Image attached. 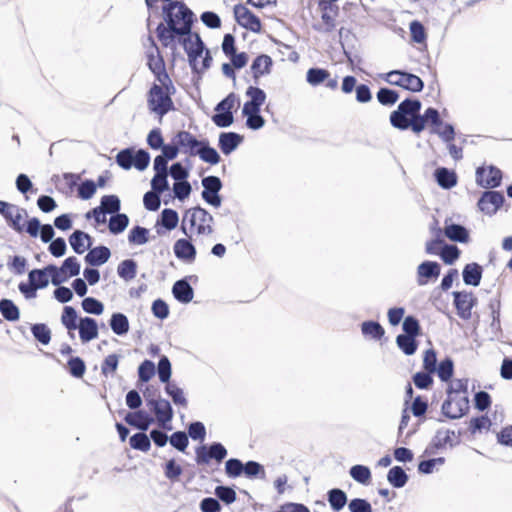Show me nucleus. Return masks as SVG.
<instances>
[{
    "instance_id": "obj_35",
    "label": "nucleus",
    "mask_w": 512,
    "mask_h": 512,
    "mask_svg": "<svg viewBox=\"0 0 512 512\" xmlns=\"http://www.w3.org/2000/svg\"><path fill=\"white\" fill-rule=\"evenodd\" d=\"M361 331L365 337L370 339L379 340L384 335L383 327L374 321H366L361 325Z\"/></svg>"
},
{
    "instance_id": "obj_31",
    "label": "nucleus",
    "mask_w": 512,
    "mask_h": 512,
    "mask_svg": "<svg viewBox=\"0 0 512 512\" xmlns=\"http://www.w3.org/2000/svg\"><path fill=\"white\" fill-rule=\"evenodd\" d=\"M174 297L183 303H189L193 298V290L186 281H177L172 289Z\"/></svg>"
},
{
    "instance_id": "obj_11",
    "label": "nucleus",
    "mask_w": 512,
    "mask_h": 512,
    "mask_svg": "<svg viewBox=\"0 0 512 512\" xmlns=\"http://www.w3.org/2000/svg\"><path fill=\"white\" fill-rule=\"evenodd\" d=\"M426 126H431V132L437 134L446 142L454 138V129L452 125L441 120L439 112L434 108L425 110Z\"/></svg>"
},
{
    "instance_id": "obj_3",
    "label": "nucleus",
    "mask_w": 512,
    "mask_h": 512,
    "mask_svg": "<svg viewBox=\"0 0 512 512\" xmlns=\"http://www.w3.org/2000/svg\"><path fill=\"white\" fill-rule=\"evenodd\" d=\"M213 217L202 208H193L188 210L183 218L182 230L187 234L189 229L191 234L209 235L212 233Z\"/></svg>"
},
{
    "instance_id": "obj_1",
    "label": "nucleus",
    "mask_w": 512,
    "mask_h": 512,
    "mask_svg": "<svg viewBox=\"0 0 512 512\" xmlns=\"http://www.w3.org/2000/svg\"><path fill=\"white\" fill-rule=\"evenodd\" d=\"M421 102L405 100L390 115L391 124L398 129H411L415 133L422 132L426 127L425 113L420 115Z\"/></svg>"
},
{
    "instance_id": "obj_43",
    "label": "nucleus",
    "mask_w": 512,
    "mask_h": 512,
    "mask_svg": "<svg viewBox=\"0 0 512 512\" xmlns=\"http://www.w3.org/2000/svg\"><path fill=\"white\" fill-rule=\"evenodd\" d=\"M118 275L126 280H132L136 276V263L132 260L122 261L117 268Z\"/></svg>"
},
{
    "instance_id": "obj_44",
    "label": "nucleus",
    "mask_w": 512,
    "mask_h": 512,
    "mask_svg": "<svg viewBox=\"0 0 512 512\" xmlns=\"http://www.w3.org/2000/svg\"><path fill=\"white\" fill-rule=\"evenodd\" d=\"M398 347L406 354L412 355L415 353L417 345L413 336L398 335L396 339Z\"/></svg>"
},
{
    "instance_id": "obj_46",
    "label": "nucleus",
    "mask_w": 512,
    "mask_h": 512,
    "mask_svg": "<svg viewBox=\"0 0 512 512\" xmlns=\"http://www.w3.org/2000/svg\"><path fill=\"white\" fill-rule=\"evenodd\" d=\"M157 372L159 379L162 383H169V380L171 378L172 369H171V363L169 359L166 356L161 357L159 360L158 366H157Z\"/></svg>"
},
{
    "instance_id": "obj_15",
    "label": "nucleus",
    "mask_w": 512,
    "mask_h": 512,
    "mask_svg": "<svg viewBox=\"0 0 512 512\" xmlns=\"http://www.w3.org/2000/svg\"><path fill=\"white\" fill-rule=\"evenodd\" d=\"M501 178L500 170L493 166H482L476 171V182L482 187H497Z\"/></svg>"
},
{
    "instance_id": "obj_39",
    "label": "nucleus",
    "mask_w": 512,
    "mask_h": 512,
    "mask_svg": "<svg viewBox=\"0 0 512 512\" xmlns=\"http://www.w3.org/2000/svg\"><path fill=\"white\" fill-rule=\"evenodd\" d=\"M0 312L3 317L8 321H16L20 317V312L18 307L8 299H4L0 301Z\"/></svg>"
},
{
    "instance_id": "obj_19",
    "label": "nucleus",
    "mask_w": 512,
    "mask_h": 512,
    "mask_svg": "<svg viewBox=\"0 0 512 512\" xmlns=\"http://www.w3.org/2000/svg\"><path fill=\"white\" fill-rule=\"evenodd\" d=\"M79 336L82 342L86 343L98 337L97 322L90 317H84L78 323Z\"/></svg>"
},
{
    "instance_id": "obj_22",
    "label": "nucleus",
    "mask_w": 512,
    "mask_h": 512,
    "mask_svg": "<svg viewBox=\"0 0 512 512\" xmlns=\"http://www.w3.org/2000/svg\"><path fill=\"white\" fill-rule=\"evenodd\" d=\"M454 301L459 315L463 318H468L474 305V298L472 294L456 292L454 293Z\"/></svg>"
},
{
    "instance_id": "obj_48",
    "label": "nucleus",
    "mask_w": 512,
    "mask_h": 512,
    "mask_svg": "<svg viewBox=\"0 0 512 512\" xmlns=\"http://www.w3.org/2000/svg\"><path fill=\"white\" fill-rule=\"evenodd\" d=\"M129 219L125 214H117L110 219L109 229L112 233H120L128 226Z\"/></svg>"
},
{
    "instance_id": "obj_53",
    "label": "nucleus",
    "mask_w": 512,
    "mask_h": 512,
    "mask_svg": "<svg viewBox=\"0 0 512 512\" xmlns=\"http://www.w3.org/2000/svg\"><path fill=\"white\" fill-rule=\"evenodd\" d=\"M329 77V73L324 69L312 68L307 72V81L311 85H318Z\"/></svg>"
},
{
    "instance_id": "obj_40",
    "label": "nucleus",
    "mask_w": 512,
    "mask_h": 512,
    "mask_svg": "<svg viewBox=\"0 0 512 512\" xmlns=\"http://www.w3.org/2000/svg\"><path fill=\"white\" fill-rule=\"evenodd\" d=\"M200 156V158L210 164H216L219 162V154L218 152L203 143L200 142V146L196 149L195 153Z\"/></svg>"
},
{
    "instance_id": "obj_57",
    "label": "nucleus",
    "mask_w": 512,
    "mask_h": 512,
    "mask_svg": "<svg viewBox=\"0 0 512 512\" xmlns=\"http://www.w3.org/2000/svg\"><path fill=\"white\" fill-rule=\"evenodd\" d=\"M153 191L161 194L169 188L167 174H155L151 180Z\"/></svg>"
},
{
    "instance_id": "obj_7",
    "label": "nucleus",
    "mask_w": 512,
    "mask_h": 512,
    "mask_svg": "<svg viewBox=\"0 0 512 512\" xmlns=\"http://www.w3.org/2000/svg\"><path fill=\"white\" fill-rule=\"evenodd\" d=\"M167 82L168 81L160 82V85L155 84L149 93V107L160 117L167 113L172 107V100L169 97Z\"/></svg>"
},
{
    "instance_id": "obj_37",
    "label": "nucleus",
    "mask_w": 512,
    "mask_h": 512,
    "mask_svg": "<svg viewBox=\"0 0 512 512\" xmlns=\"http://www.w3.org/2000/svg\"><path fill=\"white\" fill-rule=\"evenodd\" d=\"M387 480L392 486L401 488L406 484L408 476L401 467L395 466L389 470Z\"/></svg>"
},
{
    "instance_id": "obj_38",
    "label": "nucleus",
    "mask_w": 512,
    "mask_h": 512,
    "mask_svg": "<svg viewBox=\"0 0 512 512\" xmlns=\"http://www.w3.org/2000/svg\"><path fill=\"white\" fill-rule=\"evenodd\" d=\"M158 223L167 230H173L179 223L178 213L173 209H164Z\"/></svg>"
},
{
    "instance_id": "obj_49",
    "label": "nucleus",
    "mask_w": 512,
    "mask_h": 512,
    "mask_svg": "<svg viewBox=\"0 0 512 512\" xmlns=\"http://www.w3.org/2000/svg\"><path fill=\"white\" fill-rule=\"evenodd\" d=\"M444 462L445 460L442 457L422 461L419 463L418 469L421 473L430 474L438 470Z\"/></svg>"
},
{
    "instance_id": "obj_5",
    "label": "nucleus",
    "mask_w": 512,
    "mask_h": 512,
    "mask_svg": "<svg viewBox=\"0 0 512 512\" xmlns=\"http://www.w3.org/2000/svg\"><path fill=\"white\" fill-rule=\"evenodd\" d=\"M183 46L188 54L189 61L193 68L201 71L209 67L211 58L208 51H204L203 44L198 35L185 34Z\"/></svg>"
},
{
    "instance_id": "obj_10",
    "label": "nucleus",
    "mask_w": 512,
    "mask_h": 512,
    "mask_svg": "<svg viewBox=\"0 0 512 512\" xmlns=\"http://www.w3.org/2000/svg\"><path fill=\"white\" fill-rule=\"evenodd\" d=\"M233 14L239 26L255 34L261 33V20L246 5L236 4L233 8Z\"/></svg>"
},
{
    "instance_id": "obj_55",
    "label": "nucleus",
    "mask_w": 512,
    "mask_h": 512,
    "mask_svg": "<svg viewBox=\"0 0 512 512\" xmlns=\"http://www.w3.org/2000/svg\"><path fill=\"white\" fill-rule=\"evenodd\" d=\"M150 161V156L147 152L143 150L134 151L133 150V165L138 170H144L147 168Z\"/></svg>"
},
{
    "instance_id": "obj_32",
    "label": "nucleus",
    "mask_w": 512,
    "mask_h": 512,
    "mask_svg": "<svg viewBox=\"0 0 512 512\" xmlns=\"http://www.w3.org/2000/svg\"><path fill=\"white\" fill-rule=\"evenodd\" d=\"M435 178L437 183L445 189L452 188L457 183V177L454 171L446 168H438L435 171Z\"/></svg>"
},
{
    "instance_id": "obj_34",
    "label": "nucleus",
    "mask_w": 512,
    "mask_h": 512,
    "mask_svg": "<svg viewBox=\"0 0 512 512\" xmlns=\"http://www.w3.org/2000/svg\"><path fill=\"white\" fill-rule=\"evenodd\" d=\"M110 327L117 335H124L129 331V321L122 313H114L111 316Z\"/></svg>"
},
{
    "instance_id": "obj_60",
    "label": "nucleus",
    "mask_w": 512,
    "mask_h": 512,
    "mask_svg": "<svg viewBox=\"0 0 512 512\" xmlns=\"http://www.w3.org/2000/svg\"><path fill=\"white\" fill-rule=\"evenodd\" d=\"M34 337L42 344H48L50 341V331L43 324H37L32 327Z\"/></svg>"
},
{
    "instance_id": "obj_27",
    "label": "nucleus",
    "mask_w": 512,
    "mask_h": 512,
    "mask_svg": "<svg viewBox=\"0 0 512 512\" xmlns=\"http://www.w3.org/2000/svg\"><path fill=\"white\" fill-rule=\"evenodd\" d=\"M445 235L451 240L460 243H467L469 241V232L460 225L445 224Z\"/></svg>"
},
{
    "instance_id": "obj_21",
    "label": "nucleus",
    "mask_w": 512,
    "mask_h": 512,
    "mask_svg": "<svg viewBox=\"0 0 512 512\" xmlns=\"http://www.w3.org/2000/svg\"><path fill=\"white\" fill-rule=\"evenodd\" d=\"M173 141L179 149L190 154H194L196 149L200 146V142L186 131L178 132L173 138Z\"/></svg>"
},
{
    "instance_id": "obj_29",
    "label": "nucleus",
    "mask_w": 512,
    "mask_h": 512,
    "mask_svg": "<svg viewBox=\"0 0 512 512\" xmlns=\"http://www.w3.org/2000/svg\"><path fill=\"white\" fill-rule=\"evenodd\" d=\"M126 422L140 430H147L153 419L149 417L145 412L138 411L128 413L125 417Z\"/></svg>"
},
{
    "instance_id": "obj_63",
    "label": "nucleus",
    "mask_w": 512,
    "mask_h": 512,
    "mask_svg": "<svg viewBox=\"0 0 512 512\" xmlns=\"http://www.w3.org/2000/svg\"><path fill=\"white\" fill-rule=\"evenodd\" d=\"M350 512H372L371 504L364 499H353L348 504Z\"/></svg>"
},
{
    "instance_id": "obj_16",
    "label": "nucleus",
    "mask_w": 512,
    "mask_h": 512,
    "mask_svg": "<svg viewBox=\"0 0 512 512\" xmlns=\"http://www.w3.org/2000/svg\"><path fill=\"white\" fill-rule=\"evenodd\" d=\"M504 197L498 192H486L478 202L479 209L487 215L495 214L502 206Z\"/></svg>"
},
{
    "instance_id": "obj_9",
    "label": "nucleus",
    "mask_w": 512,
    "mask_h": 512,
    "mask_svg": "<svg viewBox=\"0 0 512 512\" xmlns=\"http://www.w3.org/2000/svg\"><path fill=\"white\" fill-rule=\"evenodd\" d=\"M238 105V99L234 93H230L215 108V115L212 117L213 122L218 127H228L233 121L232 110Z\"/></svg>"
},
{
    "instance_id": "obj_54",
    "label": "nucleus",
    "mask_w": 512,
    "mask_h": 512,
    "mask_svg": "<svg viewBox=\"0 0 512 512\" xmlns=\"http://www.w3.org/2000/svg\"><path fill=\"white\" fill-rule=\"evenodd\" d=\"M139 379L143 382L149 381L155 374V365L149 360H145L138 368Z\"/></svg>"
},
{
    "instance_id": "obj_42",
    "label": "nucleus",
    "mask_w": 512,
    "mask_h": 512,
    "mask_svg": "<svg viewBox=\"0 0 512 512\" xmlns=\"http://www.w3.org/2000/svg\"><path fill=\"white\" fill-rule=\"evenodd\" d=\"M166 393L172 398L176 405L186 407L187 399L184 391L174 383H168L165 387Z\"/></svg>"
},
{
    "instance_id": "obj_12",
    "label": "nucleus",
    "mask_w": 512,
    "mask_h": 512,
    "mask_svg": "<svg viewBox=\"0 0 512 512\" xmlns=\"http://www.w3.org/2000/svg\"><path fill=\"white\" fill-rule=\"evenodd\" d=\"M81 265L76 257H68L65 259L61 267L55 266V278L53 285L59 286L68 279L77 276L80 273Z\"/></svg>"
},
{
    "instance_id": "obj_33",
    "label": "nucleus",
    "mask_w": 512,
    "mask_h": 512,
    "mask_svg": "<svg viewBox=\"0 0 512 512\" xmlns=\"http://www.w3.org/2000/svg\"><path fill=\"white\" fill-rule=\"evenodd\" d=\"M349 475L353 480L362 485H369L371 482V471L364 465L358 464L352 466L349 470Z\"/></svg>"
},
{
    "instance_id": "obj_36",
    "label": "nucleus",
    "mask_w": 512,
    "mask_h": 512,
    "mask_svg": "<svg viewBox=\"0 0 512 512\" xmlns=\"http://www.w3.org/2000/svg\"><path fill=\"white\" fill-rule=\"evenodd\" d=\"M62 324L68 329L71 337H73V331L77 329V313L75 309L71 306H66L63 309V313L61 315Z\"/></svg>"
},
{
    "instance_id": "obj_41",
    "label": "nucleus",
    "mask_w": 512,
    "mask_h": 512,
    "mask_svg": "<svg viewBox=\"0 0 512 512\" xmlns=\"http://www.w3.org/2000/svg\"><path fill=\"white\" fill-rule=\"evenodd\" d=\"M328 501L333 510L340 511L347 502V496L340 489H332L329 492Z\"/></svg>"
},
{
    "instance_id": "obj_59",
    "label": "nucleus",
    "mask_w": 512,
    "mask_h": 512,
    "mask_svg": "<svg viewBox=\"0 0 512 512\" xmlns=\"http://www.w3.org/2000/svg\"><path fill=\"white\" fill-rule=\"evenodd\" d=\"M169 440L170 444L179 451H184L189 443L188 437L184 432H175Z\"/></svg>"
},
{
    "instance_id": "obj_56",
    "label": "nucleus",
    "mask_w": 512,
    "mask_h": 512,
    "mask_svg": "<svg viewBox=\"0 0 512 512\" xmlns=\"http://www.w3.org/2000/svg\"><path fill=\"white\" fill-rule=\"evenodd\" d=\"M100 206L103 207L107 213H115L120 209V200L115 195L104 196Z\"/></svg>"
},
{
    "instance_id": "obj_52",
    "label": "nucleus",
    "mask_w": 512,
    "mask_h": 512,
    "mask_svg": "<svg viewBox=\"0 0 512 512\" xmlns=\"http://www.w3.org/2000/svg\"><path fill=\"white\" fill-rule=\"evenodd\" d=\"M130 445L134 449L148 451L150 449L149 437L144 433H137L130 438Z\"/></svg>"
},
{
    "instance_id": "obj_14",
    "label": "nucleus",
    "mask_w": 512,
    "mask_h": 512,
    "mask_svg": "<svg viewBox=\"0 0 512 512\" xmlns=\"http://www.w3.org/2000/svg\"><path fill=\"white\" fill-rule=\"evenodd\" d=\"M202 186L204 188L202 197L206 202L214 207L221 205V198L218 195L221 189V181L218 177L209 176L202 180Z\"/></svg>"
},
{
    "instance_id": "obj_6",
    "label": "nucleus",
    "mask_w": 512,
    "mask_h": 512,
    "mask_svg": "<svg viewBox=\"0 0 512 512\" xmlns=\"http://www.w3.org/2000/svg\"><path fill=\"white\" fill-rule=\"evenodd\" d=\"M380 77L390 85L399 86L411 92H420L424 86L423 81L418 76L400 70L381 74Z\"/></svg>"
},
{
    "instance_id": "obj_2",
    "label": "nucleus",
    "mask_w": 512,
    "mask_h": 512,
    "mask_svg": "<svg viewBox=\"0 0 512 512\" xmlns=\"http://www.w3.org/2000/svg\"><path fill=\"white\" fill-rule=\"evenodd\" d=\"M245 95L248 100L242 107V115L245 118V124L249 129L259 130L265 126V119L261 116V106L266 100L265 92L254 86L247 88Z\"/></svg>"
},
{
    "instance_id": "obj_8",
    "label": "nucleus",
    "mask_w": 512,
    "mask_h": 512,
    "mask_svg": "<svg viewBox=\"0 0 512 512\" xmlns=\"http://www.w3.org/2000/svg\"><path fill=\"white\" fill-rule=\"evenodd\" d=\"M469 409L468 393H449L442 406L443 413L452 419L461 418Z\"/></svg>"
},
{
    "instance_id": "obj_24",
    "label": "nucleus",
    "mask_w": 512,
    "mask_h": 512,
    "mask_svg": "<svg viewBox=\"0 0 512 512\" xmlns=\"http://www.w3.org/2000/svg\"><path fill=\"white\" fill-rule=\"evenodd\" d=\"M148 65L154 74L157 75L159 82L168 81V76L163 73L164 63L159 56L156 48H152L148 56Z\"/></svg>"
},
{
    "instance_id": "obj_64",
    "label": "nucleus",
    "mask_w": 512,
    "mask_h": 512,
    "mask_svg": "<svg viewBox=\"0 0 512 512\" xmlns=\"http://www.w3.org/2000/svg\"><path fill=\"white\" fill-rule=\"evenodd\" d=\"M397 93L389 89H380L377 93V99L381 104L391 105L397 101Z\"/></svg>"
},
{
    "instance_id": "obj_50",
    "label": "nucleus",
    "mask_w": 512,
    "mask_h": 512,
    "mask_svg": "<svg viewBox=\"0 0 512 512\" xmlns=\"http://www.w3.org/2000/svg\"><path fill=\"white\" fill-rule=\"evenodd\" d=\"M442 260L446 264H453L460 256V250L453 245H445L440 252Z\"/></svg>"
},
{
    "instance_id": "obj_45",
    "label": "nucleus",
    "mask_w": 512,
    "mask_h": 512,
    "mask_svg": "<svg viewBox=\"0 0 512 512\" xmlns=\"http://www.w3.org/2000/svg\"><path fill=\"white\" fill-rule=\"evenodd\" d=\"M81 305L83 310L89 314L101 315L104 312V305L93 297L84 298Z\"/></svg>"
},
{
    "instance_id": "obj_4",
    "label": "nucleus",
    "mask_w": 512,
    "mask_h": 512,
    "mask_svg": "<svg viewBox=\"0 0 512 512\" xmlns=\"http://www.w3.org/2000/svg\"><path fill=\"white\" fill-rule=\"evenodd\" d=\"M166 20L169 27L177 34H187L191 29L192 13L182 3H171L166 9Z\"/></svg>"
},
{
    "instance_id": "obj_51",
    "label": "nucleus",
    "mask_w": 512,
    "mask_h": 512,
    "mask_svg": "<svg viewBox=\"0 0 512 512\" xmlns=\"http://www.w3.org/2000/svg\"><path fill=\"white\" fill-rule=\"evenodd\" d=\"M191 191V185L187 180L175 182L173 185L174 195L180 201L187 199L190 196Z\"/></svg>"
},
{
    "instance_id": "obj_26",
    "label": "nucleus",
    "mask_w": 512,
    "mask_h": 512,
    "mask_svg": "<svg viewBox=\"0 0 512 512\" xmlns=\"http://www.w3.org/2000/svg\"><path fill=\"white\" fill-rule=\"evenodd\" d=\"M69 242L73 250L78 254L84 253L92 244L90 236L82 231H75L70 236Z\"/></svg>"
},
{
    "instance_id": "obj_23",
    "label": "nucleus",
    "mask_w": 512,
    "mask_h": 512,
    "mask_svg": "<svg viewBox=\"0 0 512 512\" xmlns=\"http://www.w3.org/2000/svg\"><path fill=\"white\" fill-rule=\"evenodd\" d=\"M242 139V136L237 133H221L219 136V147L224 154L228 155L238 147Z\"/></svg>"
},
{
    "instance_id": "obj_25",
    "label": "nucleus",
    "mask_w": 512,
    "mask_h": 512,
    "mask_svg": "<svg viewBox=\"0 0 512 512\" xmlns=\"http://www.w3.org/2000/svg\"><path fill=\"white\" fill-rule=\"evenodd\" d=\"M272 59L268 55L258 56L251 65L253 77L260 78L263 75L269 74L272 67Z\"/></svg>"
},
{
    "instance_id": "obj_13",
    "label": "nucleus",
    "mask_w": 512,
    "mask_h": 512,
    "mask_svg": "<svg viewBox=\"0 0 512 512\" xmlns=\"http://www.w3.org/2000/svg\"><path fill=\"white\" fill-rule=\"evenodd\" d=\"M154 411L156 420L164 429L171 430V420L173 417V411L170 403L164 399L151 400L148 402Z\"/></svg>"
},
{
    "instance_id": "obj_62",
    "label": "nucleus",
    "mask_w": 512,
    "mask_h": 512,
    "mask_svg": "<svg viewBox=\"0 0 512 512\" xmlns=\"http://www.w3.org/2000/svg\"><path fill=\"white\" fill-rule=\"evenodd\" d=\"M116 161L124 169H130L133 165V150L126 149L118 153Z\"/></svg>"
},
{
    "instance_id": "obj_18",
    "label": "nucleus",
    "mask_w": 512,
    "mask_h": 512,
    "mask_svg": "<svg viewBox=\"0 0 512 512\" xmlns=\"http://www.w3.org/2000/svg\"><path fill=\"white\" fill-rule=\"evenodd\" d=\"M439 275L440 265L437 262L425 261L417 267V283L421 286L437 279Z\"/></svg>"
},
{
    "instance_id": "obj_17",
    "label": "nucleus",
    "mask_w": 512,
    "mask_h": 512,
    "mask_svg": "<svg viewBox=\"0 0 512 512\" xmlns=\"http://www.w3.org/2000/svg\"><path fill=\"white\" fill-rule=\"evenodd\" d=\"M55 278V266L49 265L44 269H34L29 273V281L37 288L42 289L48 286L49 281L53 283Z\"/></svg>"
},
{
    "instance_id": "obj_20",
    "label": "nucleus",
    "mask_w": 512,
    "mask_h": 512,
    "mask_svg": "<svg viewBox=\"0 0 512 512\" xmlns=\"http://www.w3.org/2000/svg\"><path fill=\"white\" fill-rule=\"evenodd\" d=\"M173 251L178 259L193 262L196 256L194 245L187 239H179L175 242Z\"/></svg>"
},
{
    "instance_id": "obj_58",
    "label": "nucleus",
    "mask_w": 512,
    "mask_h": 512,
    "mask_svg": "<svg viewBox=\"0 0 512 512\" xmlns=\"http://www.w3.org/2000/svg\"><path fill=\"white\" fill-rule=\"evenodd\" d=\"M151 310L153 315L161 320L166 319L169 315V307L167 303L161 299H157L153 302Z\"/></svg>"
},
{
    "instance_id": "obj_61",
    "label": "nucleus",
    "mask_w": 512,
    "mask_h": 512,
    "mask_svg": "<svg viewBox=\"0 0 512 512\" xmlns=\"http://www.w3.org/2000/svg\"><path fill=\"white\" fill-rule=\"evenodd\" d=\"M169 172L175 182L186 181L189 176L188 170L184 168L181 163L173 164Z\"/></svg>"
},
{
    "instance_id": "obj_28",
    "label": "nucleus",
    "mask_w": 512,
    "mask_h": 512,
    "mask_svg": "<svg viewBox=\"0 0 512 512\" xmlns=\"http://www.w3.org/2000/svg\"><path fill=\"white\" fill-rule=\"evenodd\" d=\"M110 258V250L107 247H96L86 255L85 260L90 265L100 266L108 261Z\"/></svg>"
},
{
    "instance_id": "obj_47",
    "label": "nucleus",
    "mask_w": 512,
    "mask_h": 512,
    "mask_svg": "<svg viewBox=\"0 0 512 512\" xmlns=\"http://www.w3.org/2000/svg\"><path fill=\"white\" fill-rule=\"evenodd\" d=\"M149 231L143 227L133 228L128 236V240L134 245H143L148 241Z\"/></svg>"
},
{
    "instance_id": "obj_30",
    "label": "nucleus",
    "mask_w": 512,
    "mask_h": 512,
    "mask_svg": "<svg viewBox=\"0 0 512 512\" xmlns=\"http://www.w3.org/2000/svg\"><path fill=\"white\" fill-rule=\"evenodd\" d=\"M482 276V269L476 263H471L465 266L463 270V280L465 284L478 286Z\"/></svg>"
}]
</instances>
